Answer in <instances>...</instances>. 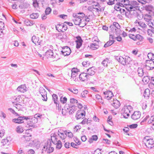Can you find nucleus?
<instances>
[{"mask_svg":"<svg viewBox=\"0 0 154 154\" xmlns=\"http://www.w3.org/2000/svg\"><path fill=\"white\" fill-rule=\"evenodd\" d=\"M14 106L19 110L22 108V105L19 103L14 104Z\"/></svg>","mask_w":154,"mask_h":154,"instance_id":"obj_50","label":"nucleus"},{"mask_svg":"<svg viewBox=\"0 0 154 154\" xmlns=\"http://www.w3.org/2000/svg\"><path fill=\"white\" fill-rule=\"evenodd\" d=\"M144 141H146L145 145L148 148L151 149L154 147V141L152 139H147L145 137L144 139Z\"/></svg>","mask_w":154,"mask_h":154,"instance_id":"obj_6","label":"nucleus"},{"mask_svg":"<svg viewBox=\"0 0 154 154\" xmlns=\"http://www.w3.org/2000/svg\"><path fill=\"white\" fill-rule=\"evenodd\" d=\"M62 50H61L60 54H62L64 56L69 55L71 53V50L70 48L68 46L63 47L62 48Z\"/></svg>","mask_w":154,"mask_h":154,"instance_id":"obj_4","label":"nucleus"},{"mask_svg":"<svg viewBox=\"0 0 154 154\" xmlns=\"http://www.w3.org/2000/svg\"><path fill=\"white\" fill-rule=\"evenodd\" d=\"M29 117L30 118V119H29V120H30V122L31 123L29 124H28V125L29 126L28 127H31L32 128H37V126L34 124L38 122V119H36L34 116H29Z\"/></svg>","mask_w":154,"mask_h":154,"instance_id":"obj_3","label":"nucleus"},{"mask_svg":"<svg viewBox=\"0 0 154 154\" xmlns=\"http://www.w3.org/2000/svg\"><path fill=\"white\" fill-rule=\"evenodd\" d=\"M109 61V59L106 58L101 63V64L105 67L107 66Z\"/></svg>","mask_w":154,"mask_h":154,"instance_id":"obj_41","label":"nucleus"},{"mask_svg":"<svg viewBox=\"0 0 154 154\" xmlns=\"http://www.w3.org/2000/svg\"><path fill=\"white\" fill-rule=\"evenodd\" d=\"M67 106H68V107L69 108V115H72V114L74 112L76 111V106L72 105V106H69V104H67Z\"/></svg>","mask_w":154,"mask_h":154,"instance_id":"obj_14","label":"nucleus"},{"mask_svg":"<svg viewBox=\"0 0 154 154\" xmlns=\"http://www.w3.org/2000/svg\"><path fill=\"white\" fill-rule=\"evenodd\" d=\"M63 23H61V24H59L56 26V29L59 32H61L62 31V28H63Z\"/></svg>","mask_w":154,"mask_h":154,"instance_id":"obj_30","label":"nucleus"},{"mask_svg":"<svg viewBox=\"0 0 154 154\" xmlns=\"http://www.w3.org/2000/svg\"><path fill=\"white\" fill-rule=\"evenodd\" d=\"M73 20L75 24L76 25H79L81 23L82 19H80V17L78 18L77 17L75 19H73Z\"/></svg>","mask_w":154,"mask_h":154,"instance_id":"obj_29","label":"nucleus"},{"mask_svg":"<svg viewBox=\"0 0 154 154\" xmlns=\"http://www.w3.org/2000/svg\"><path fill=\"white\" fill-rule=\"evenodd\" d=\"M29 6V4H26V3H23L19 5V7L20 9H23L27 8Z\"/></svg>","mask_w":154,"mask_h":154,"instance_id":"obj_46","label":"nucleus"},{"mask_svg":"<svg viewBox=\"0 0 154 154\" xmlns=\"http://www.w3.org/2000/svg\"><path fill=\"white\" fill-rule=\"evenodd\" d=\"M45 56L47 57H53L55 58L56 56H54V53L53 51L51 49H49L47 50L45 53Z\"/></svg>","mask_w":154,"mask_h":154,"instance_id":"obj_15","label":"nucleus"},{"mask_svg":"<svg viewBox=\"0 0 154 154\" xmlns=\"http://www.w3.org/2000/svg\"><path fill=\"white\" fill-rule=\"evenodd\" d=\"M57 135L61 139H64L66 137L67 134L65 131L63 132L61 129H60L58 131Z\"/></svg>","mask_w":154,"mask_h":154,"instance_id":"obj_13","label":"nucleus"},{"mask_svg":"<svg viewBox=\"0 0 154 154\" xmlns=\"http://www.w3.org/2000/svg\"><path fill=\"white\" fill-rule=\"evenodd\" d=\"M16 131L18 133H21L23 131V128L21 126H18L17 128Z\"/></svg>","mask_w":154,"mask_h":154,"instance_id":"obj_44","label":"nucleus"},{"mask_svg":"<svg viewBox=\"0 0 154 154\" xmlns=\"http://www.w3.org/2000/svg\"><path fill=\"white\" fill-rule=\"evenodd\" d=\"M136 40L137 39L141 41L143 40V38L142 36L139 34H137L135 35Z\"/></svg>","mask_w":154,"mask_h":154,"instance_id":"obj_54","label":"nucleus"},{"mask_svg":"<svg viewBox=\"0 0 154 154\" xmlns=\"http://www.w3.org/2000/svg\"><path fill=\"white\" fill-rule=\"evenodd\" d=\"M26 87L25 85H21L17 88V90L21 92H24L26 91Z\"/></svg>","mask_w":154,"mask_h":154,"instance_id":"obj_20","label":"nucleus"},{"mask_svg":"<svg viewBox=\"0 0 154 154\" xmlns=\"http://www.w3.org/2000/svg\"><path fill=\"white\" fill-rule=\"evenodd\" d=\"M150 94V92L149 90L147 88L144 91L143 96L145 98L147 99L149 97Z\"/></svg>","mask_w":154,"mask_h":154,"instance_id":"obj_26","label":"nucleus"},{"mask_svg":"<svg viewBox=\"0 0 154 154\" xmlns=\"http://www.w3.org/2000/svg\"><path fill=\"white\" fill-rule=\"evenodd\" d=\"M51 9L49 7H48L46 8L45 11V15H48L50 14L51 12Z\"/></svg>","mask_w":154,"mask_h":154,"instance_id":"obj_42","label":"nucleus"},{"mask_svg":"<svg viewBox=\"0 0 154 154\" xmlns=\"http://www.w3.org/2000/svg\"><path fill=\"white\" fill-rule=\"evenodd\" d=\"M122 5H121L120 6L124 7V5H125V8H127V7L129 5H130V1L129 0H123V2L122 3Z\"/></svg>","mask_w":154,"mask_h":154,"instance_id":"obj_35","label":"nucleus"},{"mask_svg":"<svg viewBox=\"0 0 154 154\" xmlns=\"http://www.w3.org/2000/svg\"><path fill=\"white\" fill-rule=\"evenodd\" d=\"M39 38L36 37V36L33 35L32 38V42L36 45V43L38 42V39Z\"/></svg>","mask_w":154,"mask_h":154,"instance_id":"obj_38","label":"nucleus"},{"mask_svg":"<svg viewBox=\"0 0 154 154\" xmlns=\"http://www.w3.org/2000/svg\"><path fill=\"white\" fill-rule=\"evenodd\" d=\"M39 92L41 95L44 94H47L46 90L42 87H39Z\"/></svg>","mask_w":154,"mask_h":154,"instance_id":"obj_36","label":"nucleus"},{"mask_svg":"<svg viewBox=\"0 0 154 154\" xmlns=\"http://www.w3.org/2000/svg\"><path fill=\"white\" fill-rule=\"evenodd\" d=\"M5 134V131L3 129H0V137H2Z\"/></svg>","mask_w":154,"mask_h":154,"instance_id":"obj_63","label":"nucleus"},{"mask_svg":"<svg viewBox=\"0 0 154 154\" xmlns=\"http://www.w3.org/2000/svg\"><path fill=\"white\" fill-rule=\"evenodd\" d=\"M150 77L148 76H145L143 78L142 81L145 83H147L150 81Z\"/></svg>","mask_w":154,"mask_h":154,"instance_id":"obj_39","label":"nucleus"},{"mask_svg":"<svg viewBox=\"0 0 154 154\" xmlns=\"http://www.w3.org/2000/svg\"><path fill=\"white\" fill-rule=\"evenodd\" d=\"M47 94H45L42 95V100L45 101H46L47 100Z\"/></svg>","mask_w":154,"mask_h":154,"instance_id":"obj_58","label":"nucleus"},{"mask_svg":"<svg viewBox=\"0 0 154 154\" xmlns=\"http://www.w3.org/2000/svg\"><path fill=\"white\" fill-rule=\"evenodd\" d=\"M147 57L150 60L153 61L154 60V54L151 52L149 53L148 54Z\"/></svg>","mask_w":154,"mask_h":154,"instance_id":"obj_43","label":"nucleus"},{"mask_svg":"<svg viewBox=\"0 0 154 154\" xmlns=\"http://www.w3.org/2000/svg\"><path fill=\"white\" fill-rule=\"evenodd\" d=\"M71 77L72 78L74 79L77 76L78 74V72L79 71V70L77 68H73L71 70Z\"/></svg>","mask_w":154,"mask_h":154,"instance_id":"obj_18","label":"nucleus"},{"mask_svg":"<svg viewBox=\"0 0 154 154\" xmlns=\"http://www.w3.org/2000/svg\"><path fill=\"white\" fill-rule=\"evenodd\" d=\"M68 89L69 91L75 94H77L78 92V89L75 88H74L72 89H71L70 88H69Z\"/></svg>","mask_w":154,"mask_h":154,"instance_id":"obj_52","label":"nucleus"},{"mask_svg":"<svg viewBox=\"0 0 154 154\" xmlns=\"http://www.w3.org/2000/svg\"><path fill=\"white\" fill-rule=\"evenodd\" d=\"M52 100L55 104L59 102L58 100V97L56 94H54L52 95Z\"/></svg>","mask_w":154,"mask_h":154,"instance_id":"obj_32","label":"nucleus"},{"mask_svg":"<svg viewBox=\"0 0 154 154\" xmlns=\"http://www.w3.org/2000/svg\"><path fill=\"white\" fill-rule=\"evenodd\" d=\"M141 106L142 109L143 110L145 109L147 107V103L146 101H143L141 102Z\"/></svg>","mask_w":154,"mask_h":154,"instance_id":"obj_49","label":"nucleus"},{"mask_svg":"<svg viewBox=\"0 0 154 154\" xmlns=\"http://www.w3.org/2000/svg\"><path fill=\"white\" fill-rule=\"evenodd\" d=\"M89 75L88 73L85 72L81 73L79 76V78L82 81H87L89 80Z\"/></svg>","mask_w":154,"mask_h":154,"instance_id":"obj_8","label":"nucleus"},{"mask_svg":"<svg viewBox=\"0 0 154 154\" xmlns=\"http://www.w3.org/2000/svg\"><path fill=\"white\" fill-rule=\"evenodd\" d=\"M68 112L69 113V108L67 104H66L64 107V109H62V113L63 116H66L68 114Z\"/></svg>","mask_w":154,"mask_h":154,"instance_id":"obj_19","label":"nucleus"},{"mask_svg":"<svg viewBox=\"0 0 154 154\" xmlns=\"http://www.w3.org/2000/svg\"><path fill=\"white\" fill-rule=\"evenodd\" d=\"M54 144L56 145V149H60L62 146V143L61 141H59L58 142L54 141Z\"/></svg>","mask_w":154,"mask_h":154,"instance_id":"obj_31","label":"nucleus"},{"mask_svg":"<svg viewBox=\"0 0 154 154\" xmlns=\"http://www.w3.org/2000/svg\"><path fill=\"white\" fill-rule=\"evenodd\" d=\"M139 4L137 2L135 1H133L131 2L130 5H129L127 7L128 10L130 11H135L136 10V7Z\"/></svg>","mask_w":154,"mask_h":154,"instance_id":"obj_5","label":"nucleus"},{"mask_svg":"<svg viewBox=\"0 0 154 154\" xmlns=\"http://www.w3.org/2000/svg\"><path fill=\"white\" fill-rule=\"evenodd\" d=\"M87 71L88 75H89L91 76L95 74L96 70L95 67L92 66L88 69Z\"/></svg>","mask_w":154,"mask_h":154,"instance_id":"obj_16","label":"nucleus"},{"mask_svg":"<svg viewBox=\"0 0 154 154\" xmlns=\"http://www.w3.org/2000/svg\"><path fill=\"white\" fill-rule=\"evenodd\" d=\"M39 16L38 13H33L30 15V17L32 19H36Z\"/></svg>","mask_w":154,"mask_h":154,"instance_id":"obj_37","label":"nucleus"},{"mask_svg":"<svg viewBox=\"0 0 154 154\" xmlns=\"http://www.w3.org/2000/svg\"><path fill=\"white\" fill-rule=\"evenodd\" d=\"M70 102L72 104L77 103H78L77 100L73 98H71L70 99Z\"/></svg>","mask_w":154,"mask_h":154,"instance_id":"obj_59","label":"nucleus"},{"mask_svg":"<svg viewBox=\"0 0 154 154\" xmlns=\"http://www.w3.org/2000/svg\"><path fill=\"white\" fill-rule=\"evenodd\" d=\"M56 37L59 39H62V34L61 33H59L57 34L56 35Z\"/></svg>","mask_w":154,"mask_h":154,"instance_id":"obj_62","label":"nucleus"},{"mask_svg":"<svg viewBox=\"0 0 154 154\" xmlns=\"http://www.w3.org/2000/svg\"><path fill=\"white\" fill-rule=\"evenodd\" d=\"M24 23L26 26H31L34 24L35 22L33 20L26 19L24 21Z\"/></svg>","mask_w":154,"mask_h":154,"instance_id":"obj_27","label":"nucleus"},{"mask_svg":"<svg viewBox=\"0 0 154 154\" xmlns=\"http://www.w3.org/2000/svg\"><path fill=\"white\" fill-rule=\"evenodd\" d=\"M109 28L112 32H116V30L115 28V26H114V25H113V24L110 26H109Z\"/></svg>","mask_w":154,"mask_h":154,"instance_id":"obj_61","label":"nucleus"},{"mask_svg":"<svg viewBox=\"0 0 154 154\" xmlns=\"http://www.w3.org/2000/svg\"><path fill=\"white\" fill-rule=\"evenodd\" d=\"M104 98L108 100H109L114 95L113 93L110 91H107L103 92Z\"/></svg>","mask_w":154,"mask_h":154,"instance_id":"obj_9","label":"nucleus"},{"mask_svg":"<svg viewBox=\"0 0 154 154\" xmlns=\"http://www.w3.org/2000/svg\"><path fill=\"white\" fill-rule=\"evenodd\" d=\"M77 40H76L75 42L76 43L82 42L83 41L81 38V37L79 36H78L76 37Z\"/></svg>","mask_w":154,"mask_h":154,"instance_id":"obj_55","label":"nucleus"},{"mask_svg":"<svg viewBox=\"0 0 154 154\" xmlns=\"http://www.w3.org/2000/svg\"><path fill=\"white\" fill-rule=\"evenodd\" d=\"M116 59L119 63L124 65L129 64L131 60V58L128 56H117Z\"/></svg>","mask_w":154,"mask_h":154,"instance_id":"obj_1","label":"nucleus"},{"mask_svg":"<svg viewBox=\"0 0 154 154\" xmlns=\"http://www.w3.org/2000/svg\"><path fill=\"white\" fill-rule=\"evenodd\" d=\"M51 142L52 140L51 139L48 140L47 142L45 143V146L43 147V150L45 149V148L47 150L48 148L51 146Z\"/></svg>","mask_w":154,"mask_h":154,"instance_id":"obj_22","label":"nucleus"},{"mask_svg":"<svg viewBox=\"0 0 154 154\" xmlns=\"http://www.w3.org/2000/svg\"><path fill=\"white\" fill-rule=\"evenodd\" d=\"M32 138V135L29 133L23 135L21 138V139L24 142H28Z\"/></svg>","mask_w":154,"mask_h":154,"instance_id":"obj_11","label":"nucleus"},{"mask_svg":"<svg viewBox=\"0 0 154 154\" xmlns=\"http://www.w3.org/2000/svg\"><path fill=\"white\" fill-rule=\"evenodd\" d=\"M138 75L139 76L142 77L144 75L143 69L141 68H138L137 70Z\"/></svg>","mask_w":154,"mask_h":154,"instance_id":"obj_33","label":"nucleus"},{"mask_svg":"<svg viewBox=\"0 0 154 154\" xmlns=\"http://www.w3.org/2000/svg\"><path fill=\"white\" fill-rule=\"evenodd\" d=\"M109 1L107 2V4L109 5H112L115 4V0H108Z\"/></svg>","mask_w":154,"mask_h":154,"instance_id":"obj_60","label":"nucleus"},{"mask_svg":"<svg viewBox=\"0 0 154 154\" xmlns=\"http://www.w3.org/2000/svg\"><path fill=\"white\" fill-rule=\"evenodd\" d=\"M141 113L139 111H136L134 112L131 116V118L133 120H135L139 119L140 117Z\"/></svg>","mask_w":154,"mask_h":154,"instance_id":"obj_10","label":"nucleus"},{"mask_svg":"<svg viewBox=\"0 0 154 154\" xmlns=\"http://www.w3.org/2000/svg\"><path fill=\"white\" fill-rule=\"evenodd\" d=\"M58 136L55 134H51V139L52 142L53 144H54V141L56 142H58L59 141H60V140L58 139Z\"/></svg>","mask_w":154,"mask_h":154,"instance_id":"obj_17","label":"nucleus"},{"mask_svg":"<svg viewBox=\"0 0 154 154\" xmlns=\"http://www.w3.org/2000/svg\"><path fill=\"white\" fill-rule=\"evenodd\" d=\"M35 116L37 119H38V121L39 120H41V119L43 115L41 114H36L34 115Z\"/></svg>","mask_w":154,"mask_h":154,"instance_id":"obj_51","label":"nucleus"},{"mask_svg":"<svg viewBox=\"0 0 154 154\" xmlns=\"http://www.w3.org/2000/svg\"><path fill=\"white\" fill-rule=\"evenodd\" d=\"M112 105L115 108L117 109L120 106V104L119 101L116 99V100H114L113 103Z\"/></svg>","mask_w":154,"mask_h":154,"instance_id":"obj_24","label":"nucleus"},{"mask_svg":"<svg viewBox=\"0 0 154 154\" xmlns=\"http://www.w3.org/2000/svg\"><path fill=\"white\" fill-rule=\"evenodd\" d=\"M137 124H134L130 125H128L127 126L131 129H134L137 128Z\"/></svg>","mask_w":154,"mask_h":154,"instance_id":"obj_56","label":"nucleus"},{"mask_svg":"<svg viewBox=\"0 0 154 154\" xmlns=\"http://www.w3.org/2000/svg\"><path fill=\"white\" fill-rule=\"evenodd\" d=\"M127 10V11L125 12V16L127 17L128 18H131V11H130L129 10H128V8H126Z\"/></svg>","mask_w":154,"mask_h":154,"instance_id":"obj_34","label":"nucleus"},{"mask_svg":"<svg viewBox=\"0 0 154 154\" xmlns=\"http://www.w3.org/2000/svg\"><path fill=\"white\" fill-rule=\"evenodd\" d=\"M46 149V148H45ZM45 151L47 150V152L48 153H51L54 150V148L53 147H51V146L48 148L47 150L45 149Z\"/></svg>","mask_w":154,"mask_h":154,"instance_id":"obj_57","label":"nucleus"},{"mask_svg":"<svg viewBox=\"0 0 154 154\" xmlns=\"http://www.w3.org/2000/svg\"><path fill=\"white\" fill-rule=\"evenodd\" d=\"M152 19V14L150 15L146 14L144 15V20L147 22L151 21Z\"/></svg>","mask_w":154,"mask_h":154,"instance_id":"obj_23","label":"nucleus"},{"mask_svg":"<svg viewBox=\"0 0 154 154\" xmlns=\"http://www.w3.org/2000/svg\"><path fill=\"white\" fill-rule=\"evenodd\" d=\"M88 93V91L87 90H85L82 92L81 94V96L82 97H85L86 95H87Z\"/></svg>","mask_w":154,"mask_h":154,"instance_id":"obj_53","label":"nucleus"},{"mask_svg":"<svg viewBox=\"0 0 154 154\" xmlns=\"http://www.w3.org/2000/svg\"><path fill=\"white\" fill-rule=\"evenodd\" d=\"M67 99L66 97H64L63 98V96H62L60 97V101L61 102L63 103L64 104L66 102Z\"/></svg>","mask_w":154,"mask_h":154,"instance_id":"obj_48","label":"nucleus"},{"mask_svg":"<svg viewBox=\"0 0 154 154\" xmlns=\"http://www.w3.org/2000/svg\"><path fill=\"white\" fill-rule=\"evenodd\" d=\"M85 115V112L84 111V112H82L81 111H78L76 113L75 117L77 119H79L81 118L83 119L84 118Z\"/></svg>","mask_w":154,"mask_h":154,"instance_id":"obj_12","label":"nucleus"},{"mask_svg":"<svg viewBox=\"0 0 154 154\" xmlns=\"http://www.w3.org/2000/svg\"><path fill=\"white\" fill-rule=\"evenodd\" d=\"M99 47L98 45L96 43H92L90 45V48L92 50H95L98 48Z\"/></svg>","mask_w":154,"mask_h":154,"instance_id":"obj_28","label":"nucleus"},{"mask_svg":"<svg viewBox=\"0 0 154 154\" xmlns=\"http://www.w3.org/2000/svg\"><path fill=\"white\" fill-rule=\"evenodd\" d=\"M113 25H114V26H115V27L116 29H117L118 30L120 31V28H121V26L118 23L114 22L113 23Z\"/></svg>","mask_w":154,"mask_h":154,"instance_id":"obj_47","label":"nucleus"},{"mask_svg":"<svg viewBox=\"0 0 154 154\" xmlns=\"http://www.w3.org/2000/svg\"><path fill=\"white\" fill-rule=\"evenodd\" d=\"M30 117L29 116H19L17 118H15L12 119L13 122L15 123L21 124L24 122L23 120H26L27 121L30 119Z\"/></svg>","mask_w":154,"mask_h":154,"instance_id":"obj_2","label":"nucleus"},{"mask_svg":"<svg viewBox=\"0 0 154 154\" xmlns=\"http://www.w3.org/2000/svg\"><path fill=\"white\" fill-rule=\"evenodd\" d=\"M1 143L2 145L1 146V147H3L6 145H8L10 143V142L9 140H8L7 138L4 139L2 140Z\"/></svg>","mask_w":154,"mask_h":154,"instance_id":"obj_21","label":"nucleus"},{"mask_svg":"<svg viewBox=\"0 0 154 154\" xmlns=\"http://www.w3.org/2000/svg\"><path fill=\"white\" fill-rule=\"evenodd\" d=\"M114 41H112L111 40H109L106 44H105L104 47L106 48L112 45L114 43Z\"/></svg>","mask_w":154,"mask_h":154,"instance_id":"obj_40","label":"nucleus"},{"mask_svg":"<svg viewBox=\"0 0 154 154\" xmlns=\"http://www.w3.org/2000/svg\"><path fill=\"white\" fill-rule=\"evenodd\" d=\"M146 63L152 69H153L154 68V61L152 60H146Z\"/></svg>","mask_w":154,"mask_h":154,"instance_id":"obj_25","label":"nucleus"},{"mask_svg":"<svg viewBox=\"0 0 154 154\" xmlns=\"http://www.w3.org/2000/svg\"><path fill=\"white\" fill-rule=\"evenodd\" d=\"M137 23L140 26L143 28H145L147 27L146 25L143 22L141 21L137 22Z\"/></svg>","mask_w":154,"mask_h":154,"instance_id":"obj_45","label":"nucleus"},{"mask_svg":"<svg viewBox=\"0 0 154 154\" xmlns=\"http://www.w3.org/2000/svg\"><path fill=\"white\" fill-rule=\"evenodd\" d=\"M150 84H151L154 85V77H151L150 78Z\"/></svg>","mask_w":154,"mask_h":154,"instance_id":"obj_64","label":"nucleus"},{"mask_svg":"<svg viewBox=\"0 0 154 154\" xmlns=\"http://www.w3.org/2000/svg\"><path fill=\"white\" fill-rule=\"evenodd\" d=\"M133 108L130 105L125 106L122 109L121 112H126L127 114V116H130L129 113L132 111Z\"/></svg>","mask_w":154,"mask_h":154,"instance_id":"obj_7","label":"nucleus"}]
</instances>
